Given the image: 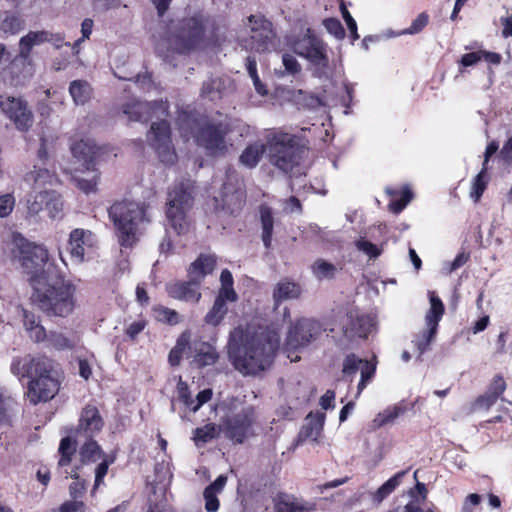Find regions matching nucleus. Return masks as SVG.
I'll list each match as a JSON object with an SVG mask.
<instances>
[{"label":"nucleus","mask_w":512,"mask_h":512,"mask_svg":"<svg viewBox=\"0 0 512 512\" xmlns=\"http://www.w3.org/2000/svg\"><path fill=\"white\" fill-rule=\"evenodd\" d=\"M279 344L280 334L275 329L250 335L242 328H235L230 333L228 355L240 373L256 375L271 364Z\"/></svg>","instance_id":"obj_1"},{"label":"nucleus","mask_w":512,"mask_h":512,"mask_svg":"<svg viewBox=\"0 0 512 512\" xmlns=\"http://www.w3.org/2000/svg\"><path fill=\"white\" fill-rule=\"evenodd\" d=\"M34 299L39 308L49 316L66 317L75 308L76 287L64 279L55 265L30 278Z\"/></svg>","instance_id":"obj_2"},{"label":"nucleus","mask_w":512,"mask_h":512,"mask_svg":"<svg viewBox=\"0 0 512 512\" xmlns=\"http://www.w3.org/2000/svg\"><path fill=\"white\" fill-rule=\"evenodd\" d=\"M13 374L30 378L28 398L33 404L51 400L59 391V380L54 364L46 356L26 355L15 358L11 365Z\"/></svg>","instance_id":"obj_3"},{"label":"nucleus","mask_w":512,"mask_h":512,"mask_svg":"<svg viewBox=\"0 0 512 512\" xmlns=\"http://www.w3.org/2000/svg\"><path fill=\"white\" fill-rule=\"evenodd\" d=\"M203 37V25L198 17L172 22L156 42V52L164 59L169 54L185 53L195 48Z\"/></svg>","instance_id":"obj_4"},{"label":"nucleus","mask_w":512,"mask_h":512,"mask_svg":"<svg viewBox=\"0 0 512 512\" xmlns=\"http://www.w3.org/2000/svg\"><path fill=\"white\" fill-rule=\"evenodd\" d=\"M216 265V257L212 254H200L188 268L187 281H172L166 284V292L174 299L198 303L201 299V284L211 274Z\"/></svg>","instance_id":"obj_5"},{"label":"nucleus","mask_w":512,"mask_h":512,"mask_svg":"<svg viewBox=\"0 0 512 512\" xmlns=\"http://www.w3.org/2000/svg\"><path fill=\"white\" fill-rule=\"evenodd\" d=\"M121 246L131 247L137 241L142 224L149 222L145 207L136 202H115L108 210Z\"/></svg>","instance_id":"obj_6"},{"label":"nucleus","mask_w":512,"mask_h":512,"mask_svg":"<svg viewBox=\"0 0 512 512\" xmlns=\"http://www.w3.org/2000/svg\"><path fill=\"white\" fill-rule=\"evenodd\" d=\"M187 126L197 145L204 148L207 154L217 156L228 152L226 135L230 132L229 123L201 118L188 119Z\"/></svg>","instance_id":"obj_7"},{"label":"nucleus","mask_w":512,"mask_h":512,"mask_svg":"<svg viewBox=\"0 0 512 512\" xmlns=\"http://www.w3.org/2000/svg\"><path fill=\"white\" fill-rule=\"evenodd\" d=\"M238 40L246 50L258 53L272 52L278 46L272 23L261 14H251L243 20Z\"/></svg>","instance_id":"obj_8"},{"label":"nucleus","mask_w":512,"mask_h":512,"mask_svg":"<svg viewBox=\"0 0 512 512\" xmlns=\"http://www.w3.org/2000/svg\"><path fill=\"white\" fill-rule=\"evenodd\" d=\"M267 150L271 164L285 173L300 164L305 152L294 135L284 132H273L267 137Z\"/></svg>","instance_id":"obj_9"},{"label":"nucleus","mask_w":512,"mask_h":512,"mask_svg":"<svg viewBox=\"0 0 512 512\" xmlns=\"http://www.w3.org/2000/svg\"><path fill=\"white\" fill-rule=\"evenodd\" d=\"M225 406L224 430L230 439L242 443L256 419L255 408L251 405H245L244 399L238 397L228 399Z\"/></svg>","instance_id":"obj_10"},{"label":"nucleus","mask_w":512,"mask_h":512,"mask_svg":"<svg viewBox=\"0 0 512 512\" xmlns=\"http://www.w3.org/2000/svg\"><path fill=\"white\" fill-rule=\"evenodd\" d=\"M11 256L28 274H31V278L36 273L46 270L48 265H54L49 261V253L45 246L30 242L20 234L13 236Z\"/></svg>","instance_id":"obj_11"},{"label":"nucleus","mask_w":512,"mask_h":512,"mask_svg":"<svg viewBox=\"0 0 512 512\" xmlns=\"http://www.w3.org/2000/svg\"><path fill=\"white\" fill-rule=\"evenodd\" d=\"M292 49L298 56L309 62L315 77L327 78L329 76V58L326 44L315 36L310 29H307L305 34L293 41Z\"/></svg>","instance_id":"obj_12"},{"label":"nucleus","mask_w":512,"mask_h":512,"mask_svg":"<svg viewBox=\"0 0 512 512\" xmlns=\"http://www.w3.org/2000/svg\"><path fill=\"white\" fill-rule=\"evenodd\" d=\"M193 204V183L189 180L175 184L168 192L167 218L174 230L181 234L188 228L186 212Z\"/></svg>","instance_id":"obj_13"},{"label":"nucleus","mask_w":512,"mask_h":512,"mask_svg":"<svg viewBox=\"0 0 512 512\" xmlns=\"http://www.w3.org/2000/svg\"><path fill=\"white\" fill-rule=\"evenodd\" d=\"M325 331L323 325L318 320L312 318H300L292 324L286 337V349L288 358L292 362L298 361L299 356H292L293 352L301 351L310 344L318 340Z\"/></svg>","instance_id":"obj_14"},{"label":"nucleus","mask_w":512,"mask_h":512,"mask_svg":"<svg viewBox=\"0 0 512 512\" xmlns=\"http://www.w3.org/2000/svg\"><path fill=\"white\" fill-rule=\"evenodd\" d=\"M147 141L160 161L166 165L175 163L177 155L171 141L170 126L166 120L153 122L147 132Z\"/></svg>","instance_id":"obj_15"},{"label":"nucleus","mask_w":512,"mask_h":512,"mask_svg":"<svg viewBox=\"0 0 512 512\" xmlns=\"http://www.w3.org/2000/svg\"><path fill=\"white\" fill-rule=\"evenodd\" d=\"M0 109L19 131L26 132L32 127L34 121L33 113L29 109L27 102L22 98L1 96Z\"/></svg>","instance_id":"obj_16"},{"label":"nucleus","mask_w":512,"mask_h":512,"mask_svg":"<svg viewBox=\"0 0 512 512\" xmlns=\"http://www.w3.org/2000/svg\"><path fill=\"white\" fill-rule=\"evenodd\" d=\"M69 253L76 264L85 262L97 245L96 235L86 229L76 228L69 235Z\"/></svg>","instance_id":"obj_17"},{"label":"nucleus","mask_w":512,"mask_h":512,"mask_svg":"<svg viewBox=\"0 0 512 512\" xmlns=\"http://www.w3.org/2000/svg\"><path fill=\"white\" fill-rule=\"evenodd\" d=\"M376 371V365L368 360L361 359L355 354H349L343 361L342 373L349 381H352L357 372H360L361 378L357 386V396L365 389L367 384L373 378Z\"/></svg>","instance_id":"obj_18"},{"label":"nucleus","mask_w":512,"mask_h":512,"mask_svg":"<svg viewBox=\"0 0 512 512\" xmlns=\"http://www.w3.org/2000/svg\"><path fill=\"white\" fill-rule=\"evenodd\" d=\"M123 114L131 121H147L153 117L161 118L168 114L167 102H131L123 106Z\"/></svg>","instance_id":"obj_19"},{"label":"nucleus","mask_w":512,"mask_h":512,"mask_svg":"<svg viewBox=\"0 0 512 512\" xmlns=\"http://www.w3.org/2000/svg\"><path fill=\"white\" fill-rule=\"evenodd\" d=\"M375 326V319L371 315L362 314L352 310L347 314V323L344 324V333L347 336L365 337Z\"/></svg>","instance_id":"obj_20"},{"label":"nucleus","mask_w":512,"mask_h":512,"mask_svg":"<svg viewBox=\"0 0 512 512\" xmlns=\"http://www.w3.org/2000/svg\"><path fill=\"white\" fill-rule=\"evenodd\" d=\"M176 392L178 400L192 412H197L213 395L211 389H204L197 394L196 399H193L188 384L181 377H178Z\"/></svg>","instance_id":"obj_21"},{"label":"nucleus","mask_w":512,"mask_h":512,"mask_svg":"<svg viewBox=\"0 0 512 512\" xmlns=\"http://www.w3.org/2000/svg\"><path fill=\"white\" fill-rule=\"evenodd\" d=\"M73 180L85 194L95 193L100 180L96 163L89 166H78L73 174Z\"/></svg>","instance_id":"obj_22"},{"label":"nucleus","mask_w":512,"mask_h":512,"mask_svg":"<svg viewBox=\"0 0 512 512\" xmlns=\"http://www.w3.org/2000/svg\"><path fill=\"white\" fill-rule=\"evenodd\" d=\"M237 298L236 293L219 292L212 308L205 316V322L208 325L217 326L228 312L227 302H235Z\"/></svg>","instance_id":"obj_23"},{"label":"nucleus","mask_w":512,"mask_h":512,"mask_svg":"<svg viewBox=\"0 0 512 512\" xmlns=\"http://www.w3.org/2000/svg\"><path fill=\"white\" fill-rule=\"evenodd\" d=\"M276 512H314L316 511L315 501L297 499L291 495H279L275 502Z\"/></svg>","instance_id":"obj_24"},{"label":"nucleus","mask_w":512,"mask_h":512,"mask_svg":"<svg viewBox=\"0 0 512 512\" xmlns=\"http://www.w3.org/2000/svg\"><path fill=\"white\" fill-rule=\"evenodd\" d=\"M103 427L102 418L98 409L94 406H86L81 414L78 434L83 433L86 437H92Z\"/></svg>","instance_id":"obj_25"},{"label":"nucleus","mask_w":512,"mask_h":512,"mask_svg":"<svg viewBox=\"0 0 512 512\" xmlns=\"http://www.w3.org/2000/svg\"><path fill=\"white\" fill-rule=\"evenodd\" d=\"M97 146L91 140H80L71 144L73 157L78 161L79 166L95 164Z\"/></svg>","instance_id":"obj_26"},{"label":"nucleus","mask_w":512,"mask_h":512,"mask_svg":"<svg viewBox=\"0 0 512 512\" xmlns=\"http://www.w3.org/2000/svg\"><path fill=\"white\" fill-rule=\"evenodd\" d=\"M325 422V414L321 412L310 413L306 417V423L303 425L299 438L301 440H311L317 442L321 436Z\"/></svg>","instance_id":"obj_27"},{"label":"nucleus","mask_w":512,"mask_h":512,"mask_svg":"<svg viewBox=\"0 0 512 512\" xmlns=\"http://www.w3.org/2000/svg\"><path fill=\"white\" fill-rule=\"evenodd\" d=\"M302 294L301 286L289 279L279 281L273 290V300L276 305L286 300L298 299Z\"/></svg>","instance_id":"obj_28"},{"label":"nucleus","mask_w":512,"mask_h":512,"mask_svg":"<svg viewBox=\"0 0 512 512\" xmlns=\"http://www.w3.org/2000/svg\"><path fill=\"white\" fill-rule=\"evenodd\" d=\"M193 362L198 367L214 364L219 355L216 349L207 342H195L192 346Z\"/></svg>","instance_id":"obj_29"},{"label":"nucleus","mask_w":512,"mask_h":512,"mask_svg":"<svg viewBox=\"0 0 512 512\" xmlns=\"http://www.w3.org/2000/svg\"><path fill=\"white\" fill-rule=\"evenodd\" d=\"M48 31H30L25 36L20 38L19 41V54L18 57L22 60H27L31 54L33 47L46 43L48 38Z\"/></svg>","instance_id":"obj_30"},{"label":"nucleus","mask_w":512,"mask_h":512,"mask_svg":"<svg viewBox=\"0 0 512 512\" xmlns=\"http://www.w3.org/2000/svg\"><path fill=\"white\" fill-rule=\"evenodd\" d=\"M25 181L30 184L34 191L48 189V186H53L57 182L55 174L51 173L45 168H34L25 176Z\"/></svg>","instance_id":"obj_31"},{"label":"nucleus","mask_w":512,"mask_h":512,"mask_svg":"<svg viewBox=\"0 0 512 512\" xmlns=\"http://www.w3.org/2000/svg\"><path fill=\"white\" fill-rule=\"evenodd\" d=\"M227 483V477L220 475L216 480L204 489L205 509L207 512H216L220 503L217 495L220 494Z\"/></svg>","instance_id":"obj_32"},{"label":"nucleus","mask_w":512,"mask_h":512,"mask_svg":"<svg viewBox=\"0 0 512 512\" xmlns=\"http://www.w3.org/2000/svg\"><path fill=\"white\" fill-rule=\"evenodd\" d=\"M428 295L430 307L425 314V326L437 330L439 322L444 315L445 307L435 292L430 291Z\"/></svg>","instance_id":"obj_33"},{"label":"nucleus","mask_w":512,"mask_h":512,"mask_svg":"<svg viewBox=\"0 0 512 512\" xmlns=\"http://www.w3.org/2000/svg\"><path fill=\"white\" fill-rule=\"evenodd\" d=\"M230 84L231 83L228 78H210L203 83L201 95L215 101L222 97Z\"/></svg>","instance_id":"obj_34"},{"label":"nucleus","mask_w":512,"mask_h":512,"mask_svg":"<svg viewBox=\"0 0 512 512\" xmlns=\"http://www.w3.org/2000/svg\"><path fill=\"white\" fill-rule=\"evenodd\" d=\"M266 149L267 146L261 141L248 145L240 155V163L247 168H254L259 163Z\"/></svg>","instance_id":"obj_35"},{"label":"nucleus","mask_w":512,"mask_h":512,"mask_svg":"<svg viewBox=\"0 0 512 512\" xmlns=\"http://www.w3.org/2000/svg\"><path fill=\"white\" fill-rule=\"evenodd\" d=\"M260 221L262 227V241L265 248H270L272 242L274 218L272 210L267 205L259 207Z\"/></svg>","instance_id":"obj_36"},{"label":"nucleus","mask_w":512,"mask_h":512,"mask_svg":"<svg viewBox=\"0 0 512 512\" xmlns=\"http://www.w3.org/2000/svg\"><path fill=\"white\" fill-rule=\"evenodd\" d=\"M69 93L76 105H84L92 96V88L85 80H74L70 83Z\"/></svg>","instance_id":"obj_37"},{"label":"nucleus","mask_w":512,"mask_h":512,"mask_svg":"<svg viewBox=\"0 0 512 512\" xmlns=\"http://www.w3.org/2000/svg\"><path fill=\"white\" fill-rule=\"evenodd\" d=\"M313 276L318 281L332 280L335 278L338 268L324 259H317L310 267Z\"/></svg>","instance_id":"obj_38"},{"label":"nucleus","mask_w":512,"mask_h":512,"mask_svg":"<svg viewBox=\"0 0 512 512\" xmlns=\"http://www.w3.org/2000/svg\"><path fill=\"white\" fill-rule=\"evenodd\" d=\"M50 189L34 191L27 198V213L29 216H37L45 210Z\"/></svg>","instance_id":"obj_39"},{"label":"nucleus","mask_w":512,"mask_h":512,"mask_svg":"<svg viewBox=\"0 0 512 512\" xmlns=\"http://www.w3.org/2000/svg\"><path fill=\"white\" fill-rule=\"evenodd\" d=\"M405 412V407L402 405H393L379 412L373 420V425L376 428L392 424L395 420Z\"/></svg>","instance_id":"obj_40"},{"label":"nucleus","mask_w":512,"mask_h":512,"mask_svg":"<svg viewBox=\"0 0 512 512\" xmlns=\"http://www.w3.org/2000/svg\"><path fill=\"white\" fill-rule=\"evenodd\" d=\"M406 471H400L393 477L381 485L374 494V501L381 503L388 495H390L402 481Z\"/></svg>","instance_id":"obj_41"},{"label":"nucleus","mask_w":512,"mask_h":512,"mask_svg":"<svg viewBox=\"0 0 512 512\" xmlns=\"http://www.w3.org/2000/svg\"><path fill=\"white\" fill-rule=\"evenodd\" d=\"M437 330L426 327L425 330L415 335L413 343L419 353V357L428 350L431 342L435 339Z\"/></svg>","instance_id":"obj_42"},{"label":"nucleus","mask_w":512,"mask_h":512,"mask_svg":"<svg viewBox=\"0 0 512 512\" xmlns=\"http://www.w3.org/2000/svg\"><path fill=\"white\" fill-rule=\"evenodd\" d=\"M102 450L97 442L89 439L84 443L80 450V456L83 463L95 462L101 458Z\"/></svg>","instance_id":"obj_43"},{"label":"nucleus","mask_w":512,"mask_h":512,"mask_svg":"<svg viewBox=\"0 0 512 512\" xmlns=\"http://www.w3.org/2000/svg\"><path fill=\"white\" fill-rule=\"evenodd\" d=\"M218 430L215 424H207L203 427L196 428L194 431L193 440L197 446L204 445L205 443L216 438Z\"/></svg>","instance_id":"obj_44"},{"label":"nucleus","mask_w":512,"mask_h":512,"mask_svg":"<svg viewBox=\"0 0 512 512\" xmlns=\"http://www.w3.org/2000/svg\"><path fill=\"white\" fill-rule=\"evenodd\" d=\"M486 171L487 166H483L482 170L475 176L472 181L470 197L474 202H478L486 189L487 179H486Z\"/></svg>","instance_id":"obj_45"},{"label":"nucleus","mask_w":512,"mask_h":512,"mask_svg":"<svg viewBox=\"0 0 512 512\" xmlns=\"http://www.w3.org/2000/svg\"><path fill=\"white\" fill-rule=\"evenodd\" d=\"M45 210L51 219H56L61 216L63 210V201L60 195L57 194L54 190H50Z\"/></svg>","instance_id":"obj_46"},{"label":"nucleus","mask_w":512,"mask_h":512,"mask_svg":"<svg viewBox=\"0 0 512 512\" xmlns=\"http://www.w3.org/2000/svg\"><path fill=\"white\" fill-rule=\"evenodd\" d=\"M22 28V20L13 14H6L5 17L0 20V30L5 34L15 35L22 30Z\"/></svg>","instance_id":"obj_47"},{"label":"nucleus","mask_w":512,"mask_h":512,"mask_svg":"<svg viewBox=\"0 0 512 512\" xmlns=\"http://www.w3.org/2000/svg\"><path fill=\"white\" fill-rule=\"evenodd\" d=\"M59 452L61 458L59 460L60 466H66L70 463L71 457L75 452V445L69 437L63 438L60 442Z\"/></svg>","instance_id":"obj_48"},{"label":"nucleus","mask_w":512,"mask_h":512,"mask_svg":"<svg viewBox=\"0 0 512 512\" xmlns=\"http://www.w3.org/2000/svg\"><path fill=\"white\" fill-rule=\"evenodd\" d=\"M282 63L284 66V71L281 73L282 76H295L301 72L302 67L300 63L293 55L289 53H284L282 55Z\"/></svg>","instance_id":"obj_49"},{"label":"nucleus","mask_w":512,"mask_h":512,"mask_svg":"<svg viewBox=\"0 0 512 512\" xmlns=\"http://www.w3.org/2000/svg\"><path fill=\"white\" fill-rule=\"evenodd\" d=\"M48 341L52 347L57 350H66L73 347V343L62 333H51L48 337Z\"/></svg>","instance_id":"obj_50"},{"label":"nucleus","mask_w":512,"mask_h":512,"mask_svg":"<svg viewBox=\"0 0 512 512\" xmlns=\"http://www.w3.org/2000/svg\"><path fill=\"white\" fill-rule=\"evenodd\" d=\"M356 248L369 256L370 258H376L381 254V249L370 241L361 238L356 241Z\"/></svg>","instance_id":"obj_51"},{"label":"nucleus","mask_w":512,"mask_h":512,"mask_svg":"<svg viewBox=\"0 0 512 512\" xmlns=\"http://www.w3.org/2000/svg\"><path fill=\"white\" fill-rule=\"evenodd\" d=\"M505 389H506V382H505L504 378L500 375H495L492 378L486 392L494 395L496 398L499 399V397L503 394Z\"/></svg>","instance_id":"obj_52"},{"label":"nucleus","mask_w":512,"mask_h":512,"mask_svg":"<svg viewBox=\"0 0 512 512\" xmlns=\"http://www.w3.org/2000/svg\"><path fill=\"white\" fill-rule=\"evenodd\" d=\"M324 27L329 34L333 35L337 39H342L345 35L344 28L341 22L334 18H329L324 21Z\"/></svg>","instance_id":"obj_53"},{"label":"nucleus","mask_w":512,"mask_h":512,"mask_svg":"<svg viewBox=\"0 0 512 512\" xmlns=\"http://www.w3.org/2000/svg\"><path fill=\"white\" fill-rule=\"evenodd\" d=\"M412 199V193L409 189H404L402 192V197L397 200H393L389 204V209L394 213H400L406 205Z\"/></svg>","instance_id":"obj_54"},{"label":"nucleus","mask_w":512,"mask_h":512,"mask_svg":"<svg viewBox=\"0 0 512 512\" xmlns=\"http://www.w3.org/2000/svg\"><path fill=\"white\" fill-rule=\"evenodd\" d=\"M113 463V459L107 460L104 459L95 469V483L93 491L96 490L104 480V477L107 475L109 465Z\"/></svg>","instance_id":"obj_55"},{"label":"nucleus","mask_w":512,"mask_h":512,"mask_svg":"<svg viewBox=\"0 0 512 512\" xmlns=\"http://www.w3.org/2000/svg\"><path fill=\"white\" fill-rule=\"evenodd\" d=\"M15 199L12 194L0 196V217H7L13 210Z\"/></svg>","instance_id":"obj_56"},{"label":"nucleus","mask_w":512,"mask_h":512,"mask_svg":"<svg viewBox=\"0 0 512 512\" xmlns=\"http://www.w3.org/2000/svg\"><path fill=\"white\" fill-rule=\"evenodd\" d=\"M497 400L498 398H496L494 395L485 392L483 395L477 398L474 406L476 409L488 410L496 403Z\"/></svg>","instance_id":"obj_57"},{"label":"nucleus","mask_w":512,"mask_h":512,"mask_svg":"<svg viewBox=\"0 0 512 512\" xmlns=\"http://www.w3.org/2000/svg\"><path fill=\"white\" fill-rule=\"evenodd\" d=\"M428 23V15L426 13H421L418 17L413 20L410 27L405 31L408 34H416L420 32Z\"/></svg>","instance_id":"obj_58"},{"label":"nucleus","mask_w":512,"mask_h":512,"mask_svg":"<svg viewBox=\"0 0 512 512\" xmlns=\"http://www.w3.org/2000/svg\"><path fill=\"white\" fill-rule=\"evenodd\" d=\"M220 281H221V289L219 292H231V293H236L235 290L233 289V277H232V274L230 271H228L227 269L223 270L221 272V276H220Z\"/></svg>","instance_id":"obj_59"},{"label":"nucleus","mask_w":512,"mask_h":512,"mask_svg":"<svg viewBox=\"0 0 512 512\" xmlns=\"http://www.w3.org/2000/svg\"><path fill=\"white\" fill-rule=\"evenodd\" d=\"M70 477L76 479V481L71 483V485L69 487L70 496L76 500L77 498H79L83 495V493L85 491V485L83 482L78 480V475L76 473L71 474Z\"/></svg>","instance_id":"obj_60"},{"label":"nucleus","mask_w":512,"mask_h":512,"mask_svg":"<svg viewBox=\"0 0 512 512\" xmlns=\"http://www.w3.org/2000/svg\"><path fill=\"white\" fill-rule=\"evenodd\" d=\"M146 322L144 320L134 321L126 328V335L130 339H135L145 328Z\"/></svg>","instance_id":"obj_61"},{"label":"nucleus","mask_w":512,"mask_h":512,"mask_svg":"<svg viewBox=\"0 0 512 512\" xmlns=\"http://www.w3.org/2000/svg\"><path fill=\"white\" fill-rule=\"evenodd\" d=\"M85 504L82 501H66L60 505V512H84Z\"/></svg>","instance_id":"obj_62"},{"label":"nucleus","mask_w":512,"mask_h":512,"mask_svg":"<svg viewBox=\"0 0 512 512\" xmlns=\"http://www.w3.org/2000/svg\"><path fill=\"white\" fill-rule=\"evenodd\" d=\"M159 318L160 320L166 321L169 324H177L179 322V315L176 311L162 308L159 310Z\"/></svg>","instance_id":"obj_63"},{"label":"nucleus","mask_w":512,"mask_h":512,"mask_svg":"<svg viewBox=\"0 0 512 512\" xmlns=\"http://www.w3.org/2000/svg\"><path fill=\"white\" fill-rule=\"evenodd\" d=\"M409 495L413 498V500L405 505L403 512H423L420 506L424 501H421L419 498H417L415 491L412 489L409 491Z\"/></svg>","instance_id":"obj_64"}]
</instances>
